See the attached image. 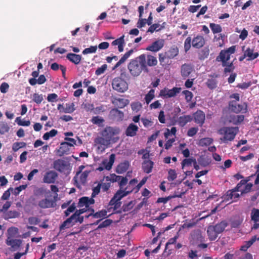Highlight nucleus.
I'll return each instance as SVG.
<instances>
[{"instance_id":"obj_14","label":"nucleus","mask_w":259,"mask_h":259,"mask_svg":"<svg viewBox=\"0 0 259 259\" xmlns=\"http://www.w3.org/2000/svg\"><path fill=\"white\" fill-rule=\"evenodd\" d=\"M189 240L191 244H196L204 241V237L199 230L193 231L189 237Z\"/></svg>"},{"instance_id":"obj_15","label":"nucleus","mask_w":259,"mask_h":259,"mask_svg":"<svg viewBox=\"0 0 259 259\" xmlns=\"http://www.w3.org/2000/svg\"><path fill=\"white\" fill-rule=\"evenodd\" d=\"M123 117V112L119 110L117 108L111 109L108 115L109 119L115 121H119L122 120Z\"/></svg>"},{"instance_id":"obj_51","label":"nucleus","mask_w":259,"mask_h":259,"mask_svg":"<svg viewBox=\"0 0 259 259\" xmlns=\"http://www.w3.org/2000/svg\"><path fill=\"white\" fill-rule=\"evenodd\" d=\"M16 217V211H9L4 213L3 218L8 220L10 219L15 218Z\"/></svg>"},{"instance_id":"obj_60","label":"nucleus","mask_w":259,"mask_h":259,"mask_svg":"<svg viewBox=\"0 0 259 259\" xmlns=\"http://www.w3.org/2000/svg\"><path fill=\"white\" fill-rule=\"evenodd\" d=\"M107 68V65L106 64H104L102 65L101 67L98 68L95 72V74L97 75H100L105 72Z\"/></svg>"},{"instance_id":"obj_53","label":"nucleus","mask_w":259,"mask_h":259,"mask_svg":"<svg viewBox=\"0 0 259 259\" xmlns=\"http://www.w3.org/2000/svg\"><path fill=\"white\" fill-rule=\"evenodd\" d=\"M97 50V46H91L89 48L85 49L82 51V54L84 55H87L88 54L95 53Z\"/></svg>"},{"instance_id":"obj_7","label":"nucleus","mask_w":259,"mask_h":259,"mask_svg":"<svg viewBox=\"0 0 259 259\" xmlns=\"http://www.w3.org/2000/svg\"><path fill=\"white\" fill-rule=\"evenodd\" d=\"M90 172V170H85L83 172L77 171L73 178L74 184L78 188L81 189V185L86 183L87 178Z\"/></svg>"},{"instance_id":"obj_21","label":"nucleus","mask_w":259,"mask_h":259,"mask_svg":"<svg viewBox=\"0 0 259 259\" xmlns=\"http://www.w3.org/2000/svg\"><path fill=\"white\" fill-rule=\"evenodd\" d=\"M37 204L41 208H48L53 207L54 202L51 199L45 198L40 200Z\"/></svg>"},{"instance_id":"obj_26","label":"nucleus","mask_w":259,"mask_h":259,"mask_svg":"<svg viewBox=\"0 0 259 259\" xmlns=\"http://www.w3.org/2000/svg\"><path fill=\"white\" fill-rule=\"evenodd\" d=\"M193 116L190 115H183L179 117L176 120L177 123L181 126H185L187 123L191 121Z\"/></svg>"},{"instance_id":"obj_27","label":"nucleus","mask_w":259,"mask_h":259,"mask_svg":"<svg viewBox=\"0 0 259 259\" xmlns=\"http://www.w3.org/2000/svg\"><path fill=\"white\" fill-rule=\"evenodd\" d=\"M193 71V67L188 64H184L181 66V75L183 77L189 76L190 73Z\"/></svg>"},{"instance_id":"obj_24","label":"nucleus","mask_w":259,"mask_h":259,"mask_svg":"<svg viewBox=\"0 0 259 259\" xmlns=\"http://www.w3.org/2000/svg\"><path fill=\"white\" fill-rule=\"evenodd\" d=\"M112 103L118 108H123L127 106L130 102L127 99L123 98H114L112 100Z\"/></svg>"},{"instance_id":"obj_9","label":"nucleus","mask_w":259,"mask_h":259,"mask_svg":"<svg viewBox=\"0 0 259 259\" xmlns=\"http://www.w3.org/2000/svg\"><path fill=\"white\" fill-rule=\"evenodd\" d=\"M235 51V46H232L227 50H222L220 53L217 59L219 58L222 62V65H226V63H228L230 60V55L233 54Z\"/></svg>"},{"instance_id":"obj_12","label":"nucleus","mask_w":259,"mask_h":259,"mask_svg":"<svg viewBox=\"0 0 259 259\" xmlns=\"http://www.w3.org/2000/svg\"><path fill=\"white\" fill-rule=\"evenodd\" d=\"M181 91L180 88H173L172 89L164 88L160 92V96L164 98L174 97L176 96Z\"/></svg>"},{"instance_id":"obj_10","label":"nucleus","mask_w":259,"mask_h":259,"mask_svg":"<svg viewBox=\"0 0 259 259\" xmlns=\"http://www.w3.org/2000/svg\"><path fill=\"white\" fill-rule=\"evenodd\" d=\"M7 244L11 246L15 250L16 246V228L14 227L9 228L7 230Z\"/></svg>"},{"instance_id":"obj_4","label":"nucleus","mask_w":259,"mask_h":259,"mask_svg":"<svg viewBox=\"0 0 259 259\" xmlns=\"http://www.w3.org/2000/svg\"><path fill=\"white\" fill-rule=\"evenodd\" d=\"M238 132L237 127H224L221 128L218 133L222 136L220 140L224 143H227L234 140Z\"/></svg>"},{"instance_id":"obj_48","label":"nucleus","mask_w":259,"mask_h":259,"mask_svg":"<svg viewBox=\"0 0 259 259\" xmlns=\"http://www.w3.org/2000/svg\"><path fill=\"white\" fill-rule=\"evenodd\" d=\"M233 61H229L228 63H226V65H223L224 68V72L225 73H230L233 71L234 66L233 64Z\"/></svg>"},{"instance_id":"obj_40","label":"nucleus","mask_w":259,"mask_h":259,"mask_svg":"<svg viewBox=\"0 0 259 259\" xmlns=\"http://www.w3.org/2000/svg\"><path fill=\"white\" fill-rule=\"evenodd\" d=\"M256 236L252 237L249 241L244 242L240 247V250L245 251L256 241Z\"/></svg>"},{"instance_id":"obj_25","label":"nucleus","mask_w":259,"mask_h":259,"mask_svg":"<svg viewBox=\"0 0 259 259\" xmlns=\"http://www.w3.org/2000/svg\"><path fill=\"white\" fill-rule=\"evenodd\" d=\"M193 118L197 123L202 125L204 122L205 115L202 111L198 110L194 114Z\"/></svg>"},{"instance_id":"obj_44","label":"nucleus","mask_w":259,"mask_h":259,"mask_svg":"<svg viewBox=\"0 0 259 259\" xmlns=\"http://www.w3.org/2000/svg\"><path fill=\"white\" fill-rule=\"evenodd\" d=\"M213 142L212 139L210 138H204L200 139L198 145L200 146H206L210 145Z\"/></svg>"},{"instance_id":"obj_46","label":"nucleus","mask_w":259,"mask_h":259,"mask_svg":"<svg viewBox=\"0 0 259 259\" xmlns=\"http://www.w3.org/2000/svg\"><path fill=\"white\" fill-rule=\"evenodd\" d=\"M195 161L196 159L193 157L184 159L182 162V168L184 169L185 166H188L192 163L194 164Z\"/></svg>"},{"instance_id":"obj_1","label":"nucleus","mask_w":259,"mask_h":259,"mask_svg":"<svg viewBox=\"0 0 259 259\" xmlns=\"http://www.w3.org/2000/svg\"><path fill=\"white\" fill-rule=\"evenodd\" d=\"M127 69L131 75L134 77L139 76L143 70L148 71L146 64V55L142 54L130 61Z\"/></svg>"},{"instance_id":"obj_57","label":"nucleus","mask_w":259,"mask_h":259,"mask_svg":"<svg viewBox=\"0 0 259 259\" xmlns=\"http://www.w3.org/2000/svg\"><path fill=\"white\" fill-rule=\"evenodd\" d=\"M161 28L159 24H154L150 26L147 32L153 33L154 31H158L161 30Z\"/></svg>"},{"instance_id":"obj_64","label":"nucleus","mask_w":259,"mask_h":259,"mask_svg":"<svg viewBox=\"0 0 259 259\" xmlns=\"http://www.w3.org/2000/svg\"><path fill=\"white\" fill-rule=\"evenodd\" d=\"M183 94L185 95V99L188 102L191 101L193 97V94L191 92L186 90L183 92Z\"/></svg>"},{"instance_id":"obj_6","label":"nucleus","mask_w":259,"mask_h":259,"mask_svg":"<svg viewBox=\"0 0 259 259\" xmlns=\"http://www.w3.org/2000/svg\"><path fill=\"white\" fill-rule=\"evenodd\" d=\"M179 54V49L177 47H172L164 53L159 54V60L161 65L167 63V60L171 59Z\"/></svg>"},{"instance_id":"obj_62","label":"nucleus","mask_w":259,"mask_h":259,"mask_svg":"<svg viewBox=\"0 0 259 259\" xmlns=\"http://www.w3.org/2000/svg\"><path fill=\"white\" fill-rule=\"evenodd\" d=\"M124 36L122 35L120 38L116 39V40H114L112 42V45L113 46H116L118 45L120 46L121 44H124Z\"/></svg>"},{"instance_id":"obj_32","label":"nucleus","mask_w":259,"mask_h":259,"mask_svg":"<svg viewBox=\"0 0 259 259\" xmlns=\"http://www.w3.org/2000/svg\"><path fill=\"white\" fill-rule=\"evenodd\" d=\"M47 79L44 75H40L38 79L31 78L29 79V82L31 85H34L36 83L42 84L46 81Z\"/></svg>"},{"instance_id":"obj_13","label":"nucleus","mask_w":259,"mask_h":259,"mask_svg":"<svg viewBox=\"0 0 259 259\" xmlns=\"http://www.w3.org/2000/svg\"><path fill=\"white\" fill-rule=\"evenodd\" d=\"M95 144L97 146L98 149L104 151L106 148L109 147L111 144L103 136H99L94 140Z\"/></svg>"},{"instance_id":"obj_16","label":"nucleus","mask_w":259,"mask_h":259,"mask_svg":"<svg viewBox=\"0 0 259 259\" xmlns=\"http://www.w3.org/2000/svg\"><path fill=\"white\" fill-rule=\"evenodd\" d=\"M29 248V244L23 243L21 241L17 240V259L26 254Z\"/></svg>"},{"instance_id":"obj_43","label":"nucleus","mask_w":259,"mask_h":259,"mask_svg":"<svg viewBox=\"0 0 259 259\" xmlns=\"http://www.w3.org/2000/svg\"><path fill=\"white\" fill-rule=\"evenodd\" d=\"M93 216L95 218H104L107 216V211L106 210H102L95 213H91L87 217Z\"/></svg>"},{"instance_id":"obj_17","label":"nucleus","mask_w":259,"mask_h":259,"mask_svg":"<svg viewBox=\"0 0 259 259\" xmlns=\"http://www.w3.org/2000/svg\"><path fill=\"white\" fill-rule=\"evenodd\" d=\"M58 177V174L55 171L49 170L44 175L43 182L48 184L54 183Z\"/></svg>"},{"instance_id":"obj_50","label":"nucleus","mask_w":259,"mask_h":259,"mask_svg":"<svg viewBox=\"0 0 259 259\" xmlns=\"http://www.w3.org/2000/svg\"><path fill=\"white\" fill-rule=\"evenodd\" d=\"M58 133V132L56 130H52L49 132L46 133L43 136V139L45 140H48L51 137L55 136Z\"/></svg>"},{"instance_id":"obj_23","label":"nucleus","mask_w":259,"mask_h":259,"mask_svg":"<svg viewBox=\"0 0 259 259\" xmlns=\"http://www.w3.org/2000/svg\"><path fill=\"white\" fill-rule=\"evenodd\" d=\"M94 203L95 200L93 198L83 197L79 199L78 206L80 207L84 206L85 208H88L90 205L93 204Z\"/></svg>"},{"instance_id":"obj_61","label":"nucleus","mask_w":259,"mask_h":259,"mask_svg":"<svg viewBox=\"0 0 259 259\" xmlns=\"http://www.w3.org/2000/svg\"><path fill=\"white\" fill-rule=\"evenodd\" d=\"M179 237V232L178 231L176 235L174 237L171 238L168 240V242L166 244L165 248L166 249V248L168 245L174 244L176 243L177 242V240Z\"/></svg>"},{"instance_id":"obj_42","label":"nucleus","mask_w":259,"mask_h":259,"mask_svg":"<svg viewBox=\"0 0 259 259\" xmlns=\"http://www.w3.org/2000/svg\"><path fill=\"white\" fill-rule=\"evenodd\" d=\"M227 226V223L225 222H222L213 226L216 232L219 234L222 233Z\"/></svg>"},{"instance_id":"obj_33","label":"nucleus","mask_w":259,"mask_h":259,"mask_svg":"<svg viewBox=\"0 0 259 259\" xmlns=\"http://www.w3.org/2000/svg\"><path fill=\"white\" fill-rule=\"evenodd\" d=\"M134 52L133 50H130L129 51L124 54V55L121 57L119 61L115 64L113 69L118 68L122 64L124 63L125 61L130 57V56Z\"/></svg>"},{"instance_id":"obj_37","label":"nucleus","mask_w":259,"mask_h":259,"mask_svg":"<svg viewBox=\"0 0 259 259\" xmlns=\"http://www.w3.org/2000/svg\"><path fill=\"white\" fill-rule=\"evenodd\" d=\"M129 167V162L125 161L120 163L116 168V172L118 174H122L125 172Z\"/></svg>"},{"instance_id":"obj_28","label":"nucleus","mask_w":259,"mask_h":259,"mask_svg":"<svg viewBox=\"0 0 259 259\" xmlns=\"http://www.w3.org/2000/svg\"><path fill=\"white\" fill-rule=\"evenodd\" d=\"M205 44V40L203 36L198 35L194 37L192 41V46L196 48H200Z\"/></svg>"},{"instance_id":"obj_5","label":"nucleus","mask_w":259,"mask_h":259,"mask_svg":"<svg viewBox=\"0 0 259 259\" xmlns=\"http://www.w3.org/2000/svg\"><path fill=\"white\" fill-rule=\"evenodd\" d=\"M120 132L118 128L107 126L101 133V136H103L111 144L118 142L119 138L117 136Z\"/></svg>"},{"instance_id":"obj_39","label":"nucleus","mask_w":259,"mask_h":259,"mask_svg":"<svg viewBox=\"0 0 259 259\" xmlns=\"http://www.w3.org/2000/svg\"><path fill=\"white\" fill-rule=\"evenodd\" d=\"M207 232L210 240H214L217 238L218 233L216 232L213 226H209Z\"/></svg>"},{"instance_id":"obj_52","label":"nucleus","mask_w":259,"mask_h":259,"mask_svg":"<svg viewBox=\"0 0 259 259\" xmlns=\"http://www.w3.org/2000/svg\"><path fill=\"white\" fill-rule=\"evenodd\" d=\"M209 26L213 33H219L222 31L221 26L219 24L210 23Z\"/></svg>"},{"instance_id":"obj_35","label":"nucleus","mask_w":259,"mask_h":259,"mask_svg":"<svg viewBox=\"0 0 259 259\" xmlns=\"http://www.w3.org/2000/svg\"><path fill=\"white\" fill-rule=\"evenodd\" d=\"M253 186L252 184L251 183H248L244 185H241L239 188L237 189V185L236 187V189L237 190H239L241 192V195L247 193L249 192L251 190V188Z\"/></svg>"},{"instance_id":"obj_30","label":"nucleus","mask_w":259,"mask_h":259,"mask_svg":"<svg viewBox=\"0 0 259 259\" xmlns=\"http://www.w3.org/2000/svg\"><path fill=\"white\" fill-rule=\"evenodd\" d=\"M66 58L70 62L76 65L79 64L81 60V56L80 55L73 53L68 54L66 56Z\"/></svg>"},{"instance_id":"obj_54","label":"nucleus","mask_w":259,"mask_h":259,"mask_svg":"<svg viewBox=\"0 0 259 259\" xmlns=\"http://www.w3.org/2000/svg\"><path fill=\"white\" fill-rule=\"evenodd\" d=\"M135 205L134 201H131L126 204L123 205L122 209L124 212L128 211L131 210Z\"/></svg>"},{"instance_id":"obj_11","label":"nucleus","mask_w":259,"mask_h":259,"mask_svg":"<svg viewBox=\"0 0 259 259\" xmlns=\"http://www.w3.org/2000/svg\"><path fill=\"white\" fill-rule=\"evenodd\" d=\"M229 108L230 110L236 113H245L247 111V105L246 103L238 104L236 101H232L229 103Z\"/></svg>"},{"instance_id":"obj_49","label":"nucleus","mask_w":259,"mask_h":259,"mask_svg":"<svg viewBox=\"0 0 259 259\" xmlns=\"http://www.w3.org/2000/svg\"><path fill=\"white\" fill-rule=\"evenodd\" d=\"M74 110V104L72 103L71 104H67L65 107L63 109L62 112L71 113Z\"/></svg>"},{"instance_id":"obj_38","label":"nucleus","mask_w":259,"mask_h":259,"mask_svg":"<svg viewBox=\"0 0 259 259\" xmlns=\"http://www.w3.org/2000/svg\"><path fill=\"white\" fill-rule=\"evenodd\" d=\"M157 64V60L156 57L153 56L148 55H146V64L149 66H154Z\"/></svg>"},{"instance_id":"obj_18","label":"nucleus","mask_w":259,"mask_h":259,"mask_svg":"<svg viewBox=\"0 0 259 259\" xmlns=\"http://www.w3.org/2000/svg\"><path fill=\"white\" fill-rule=\"evenodd\" d=\"M164 44V40L162 39H158L149 46L146 50L156 52L163 48Z\"/></svg>"},{"instance_id":"obj_59","label":"nucleus","mask_w":259,"mask_h":259,"mask_svg":"<svg viewBox=\"0 0 259 259\" xmlns=\"http://www.w3.org/2000/svg\"><path fill=\"white\" fill-rule=\"evenodd\" d=\"M104 121V119L99 116L93 117L92 119V122L95 124L100 125Z\"/></svg>"},{"instance_id":"obj_29","label":"nucleus","mask_w":259,"mask_h":259,"mask_svg":"<svg viewBox=\"0 0 259 259\" xmlns=\"http://www.w3.org/2000/svg\"><path fill=\"white\" fill-rule=\"evenodd\" d=\"M154 163L150 160H144L142 164V168L143 171L146 174L152 172Z\"/></svg>"},{"instance_id":"obj_56","label":"nucleus","mask_w":259,"mask_h":259,"mask_svg":"<svg viewBox=\"0 0 259 259\" xmlns=\"http://www.w3.org/2000/svg\"><path fill=\"white\" fill-rule=\"evenodd\" d=\"M242 222L243 219L242 218L238 217L232 221L231 226L233 228H237L241 224Z\"/></svg>"},{"instance_id":"obj_31","label":"nucleus","mask_w":259,"mask_h":259,"mask_svg":"<svg viewBox=\"0 0 259 259\" xmlns=\"http://www.w3.org/2000/svg\"><path fill=\"white\" fill-rule=\"evenodd\" d=\"M244 116L243 115H232L229 117V121L234 124L237 125L243 121Z\"/></svg>"},{"instance_id":"obj_41","label":"nucleus","mask_w":259,"mask_h":259,"mask_svg":"<svg viewBox=\"0 0 259 259\" xmlns=\"http://www.w3.org/2000/svg\"><path fill=\"white\" fill-rule=\"evenodd\" d=\"M10 129V127L8 123L6 121H0V134L4 135L8 133Z\"/></svg>"},{"instance_id":"obj_36","label":"nucleus","mask_w":259,"mask_h":259,"mask_svg":"<svg viewBox=\"0 0 259 259\" xmlns=\"http://www.w3.org/2000/svg\"><path fill=\"white\" fill-rule=\"evenodd\" d=\"M68 146L66 142H62L61 144V146L58 150V155L61 157L65 154H67L69 151Z\"/></svg>"},{"instance_id":"obj_34","label":"nucleus","mask_w":259,"mask_h":259,"mask_svg":"<svg viewBox=\"0 0 259 259\" xmlns=\"http://www.w3.org/2000/svg\"><path fill=\"white\" fill-rule=\"evenodd\" d=\"M138 130V127L137 125L131 123L126 130V135L127 136L133 137L136 135Z\"/></svg>"},{"instance_id":"obj_8","label":"nucleus","mask_w":259,"mask_h":259,"mask_svg":"<svg viewBox=\"0 0 259 259\" xmlns=\"http://www.w3.org/2000/svg\"><path fill=\"white\" fill-rule=\"evenodd\" d=\"M113 89L119 93H124L128 89L127 83L120 77L114 78L112 82Z\"/></svg>"},{"instance_id":"obj_2","label":"nucleus","mask_w":259,"mask_h":259,"mask_svg":"<svg viewBox=\"0 0 259 259\" xmlns=\"http://www.w3.org/2000/svg\"><path fill=\"white\" fill-rule=\"evenodd\" d=\"M127 189L128 187L124 190L120 189L116 192L113 197L109 202V205L110 206V207L108 208L109 211H110L111 209H113L114 211H116L120 207L121 204V202L120 201V200L132 191V190H127Z\"/></svg>"},{"instance_id":"obj_19","label":"nucleus","mask_w":259,"mask_h":259,"mask_svg":"<svg viewBox=\"0 0 259 259\" xmlns=\"http://www.w3.org/2000/svg\"><path fill=\"white\" fill-rule=\"evenodd\" d=\"M238 192H240V191L237 190L236 187L232 190L228 191L224 196V200L226 201L230 200H232V201H236L240 196V194L238 193Z\"/></svg>"},{"instance_id":"obj_22","label":"nucleus","mask_w":259,"mask_h":259,"mask_svg":"<svg viewBox=\"0 0 259 259\" xmlns=\"http://www.w3.org/2000/svg\"><path fill=\"white\" fill-rule=\"evenodd\" d=\"M242 50L245 53V57H247V60H253L256 58L259 54L257 52L254 53L253 50L249 48L245 50V46L242 47Z\"/></svg>"},{"instance_id":"obj_20","label":"nucleus","mask_w":259,"mask_h":259,"mask_svg":"<svg viewBox=\"0 0 259 259\" xmlns=\"http://www.w3.org/2000/svg\"><path fill=\"white\" fill-rule=\"evenodd\" d=\"M251 219L254 222L252 229H256L259 228V209L253 208L252 209L251 213Z\"/></svg>"},{"instance_id":"obj_3","label":"nucleus","mask_w":259,"mask_h":259,"mask_svg":"<svg viewBox=\"0 0 259 259\" xmlns=\"http://www.w3.org/2000/svg\"><path fill=\"white\" fill-rule=\"evenodd\" d=\"M53 168L59 172L68 176L71 172L72 166L68 159H58L53 164Z\"/></svg>"},{"instance_id":"obj_45","label":"nucleus","mask_w":259,"mask_h":259,"mask_svg":"<svg viewBox=\"0 0 259 259\" xmlns=\"http://www.w3.org/2000/svg\"><path fill=\"white\" fill-rule=\"evenodd\" d=\"M155 91L154 90H150L147 94L146 95L145 100L146 103L148 104L155 97Z\"/></svg>"},{"instance_id":"obj_47","label":"nucleus","mask_w":259,"mask_h":259,"mask_svg":"<svg viewBox=\"0 0 259 259\" xmlns=\"http://www.w3.org/2000/svg\"><path fill=\"white\" fill-rule=\"evenodd\" d=\"M73 220L71 217L67 219L66 221H65L60 226V230H63L65 228H68L72 226L73 224H71Z\"/></svg>"},{"instance_id":"obj_55","label":"nucleus","mask_w":259,"mask_h":259,"mask_svg":"<svg viewBox=\"0 0 259 259\" xmlns=\"http://www.w3.org/2000/svg\"><path fill=\"white\" fill-rule=\"evenodd\" d=\"M32 100L37 104L40 103L43 100V97L42 95H39L37 93H34L32 95Z\"/></svg>"},{"instance_id":"obj_63","label":"nucleus","mask_w":259,"mask_h":259,"mask_svg":"<svg viewBox=\"0 0 259 259\" xmlns=\"http://www.w3.org/2000/svg\"><path fill=\"white\" fill-rule=\"evenodd\" d=\"M13 189L12 188H10L8 190L6 191L3 194L1 199L3 200H6L9 199L10 196V191H13Z\"/></svg>"},{"instance_id":"obj_58","label":"nucleus","mask_w":259,"mask_h":259,"mask_svg":"<svg viewBox=\"0 0 259 259\" xmlns=\"http://www.w3.org/2000/svg\"><path fill=\"white\" fill-rule=\"evenodd\" d=\"M167 179L169 181H172L175 180L177 178V174L175 170L170 169L168 172Z\"/></svg>"}]
</instances>
